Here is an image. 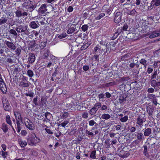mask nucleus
<instances>
[{
	"instance_id": "1a4fd4ad",
	"label": "nucleus",
	"mask_w": 160,
	"mask_h": 160,
	"mask_svg": "<svg viewBox=\"0 0 160 160\" xmlns=\"http://www.w3.org/2000/svg\"><path fill=\"white\" fill-rule=\"evenodd\" d=\"M122 14L120 12H117L116 13L114 19V22L116 23H118L121 20Z\"/></svg>"
},
{
	"instance_id": "4468645a",
	"label": "nucleus",
	"mask_w": 160,
	"mask_h": 160,
	"mask_svg": "<svg viewBox=\"0 0 160 160\" xmlns=\"http://www.w3.org/2000/svg\"><path fill=\"white\" fill-rule=\"evenodd\" d=\"M135 136L137 137V139L139 141L143 140L144 139V135L141 132H136L133 134Z\"/></svg>"
},
{
	"instance_id": "4c0bfd02",
	"label": "nucleus",
	"mask_w": 160,
	"mask_h": 160,
	"mask_svg": "<svg viewBox=\"0 0 160 160\" xmlns=\"http://www.w3.org/2000/svg\"><path fill=\"white\" fill-rule=\"evenodd\" d=\"M46 42H41L39 45V47L41 49H43L46 46Z\"/></svg>"
},
{
	"instance_id": "20e7f679",
	"label": "nucleus",
	"mask_w": 160,
	"mask_h": 160,
	"mask_svg": "<svg viewBox=\"0 0 160 160\" xmlns=\"http://www.w3.org/2000/svg\"><path fill=\"white\" fill-rule=\"evenodd\" d=\"M25 124L26 127L29 130L32 131L35 129V126L33 123L28 118H24Z\"/></svg>"
},
{
	"instance_id": "69168bd1",
	"label": "nucleus",
	"mask_w": 160,
	"mask_h": 160,
	"mask_svg": "<svg viewBox=\"0 0 160 160\" xmlns=\"http://www.w3.org/2000/svg\"><path fill=\"white\" fill-rule=\"evenodd\" d=\"M119 35L117 34V33H116L115 32V33L113 35V36H112L111 37V39L112 40H113L115 39L116 38H117L118 37V36Z\"/></svg>"
},
{
	"instance_id": "09e8293b",
	"label": "nucleus",
	"mask_w": 160,
	"mask_h": 160,
	"mask_svg": "<svg viewBox=\"0 0 160 160\" xmlns=\"http://www.w3.org/2000/svg\"><path fill=\"white\" fill-rule=\"evenodd\" d=\"M86 133L88 135L89 137H91V136H94V134L92 132H90L87 130H86Z\"/></svg>"
},
{
	"instance_id": "aec40b11",
	"label": "nucleus",
	"mask_w": 160,
	"mask_h": 160,
	"mask_svg": "<svg viewBox=\"0 0 160 160\" xmlns=\"http://www.w3.org/2000/svg\"><path fill=\"white\" fill-rule=\"evenodd\" d=\"M154 111V109L153 108L151 107H148L147 108V111L148 112V114L149 116H151Z\"/></svg>"
},
{
	"instance_id": "a211bd4d",
	"label": "nucleus",
	"mask_w": 160,
	"mask_h": 160,
	"mask_svg": "<svg viewBox=\"0 0 160 160\" xmlns=\"http://www.w3.org/2000/svg\"><path fill=\"white\" fill-rule=\"evenodd\" d=\"M50 52L48 48H46L44 49V54L42 56V58L44 59H46L48 57Z\"/></svg>"
},
{
	"instance_id": "72a5a7b5",
	"label": "nucleus",
	"mask_w": 160,
	"mask_h": 160,
	"mask_svg": "<svg viewBox=\"0 0 160 160\" xmlns=\"http://www.w3.org/2000/svg\"><path fill=\"white\" fill-rule=\"evenodd\" d=\"M10 33L13 35V36L16 37L17 36V33L16 31L13 29H11L9 31Z\"/></svg>"
},
{
	"instance_id": "39448f33",
	"label": "nucleus",
	"mask_w": 160,
	"mask_h": 160,
	"mask_svg": "<svg viewBox=\"0 0 160 160\" xmlns=\"http://www.w3.org/2000/svg\"><path fill=\"white\" fill-rule=\"evenodd\" d=\"M110 45H106L105 44H101V52L102 53H103V55H106L109 54L111 50V49L109 48H111L110 46Z\"/></svg>"
},
{
	"instance_id": "393cba45",
	"label": "nucleus",
	"mask_w": 160,
	"mask_h": 160,
	"mask_svg": "<svg viewBox=\"0 0 160 160\" xmlns=\"http://www.w3.org/2000/svg\"><path fill=\"white\" fill-rule=\"evenodd\" d=\"M18 143L21 147L23 148L27 145V142L25 141H22L21 140H18Z\"/></svg>"
},
{
	"instance_id": "864d4df0",
	"label": "nucleus",
	"mask_w": 160,
	"mask_h": 160,
	"mask_svg": "<svg viewBox=\"0 0 160 160\" xmlns=\"http://www.w3.org/2000/svg\"><path fill=\"white\" fill-rule=\"evenodd\" d=\"M21 51V48H18L16 49L15 52L16 54L18 55H19L20 54Z\"/></svg>"
},
{
	"instance_id": "9d476101",
	"label": "nucleus",
	"mask_w": 160,
	"mask_h": 160,
	"mask_svg": "<svg viewBox=\"0 0 160 160\" xmlns=\"http://www.w3.org/2000/svg\"><path fill=\"white\" fill-rule=\"evenodd\" d=\"M40 26V24L38 21H32L29 25L30 28L33 29L38 28Z\"/></svg>"
},
{
	"instance_id": "412c9836",
	"label": "nucleus",
	"mask_w": 160,
	"mask_h": 160,
	"mask_svg": "<svg viewBox=\"0 0 160 160\" xmlns=\"http://www.w3.org/2000/svg\"><path fill=\"white\" fill-rule=\"evenodd\" d=\"M152 132V130L150 128H148L145 129L144 132V136L145 137L149 136Z\"/></svg>"
},
{
	"instance_id": "f03ea898",
	"label": "nucleus",
	"mask_w": 160,
	"mask_h": 160,
	"mask_svg": "<svg viewBox=\"0 0 160 160\" xmlns=\"http://www.w3.org/2000/svg\"><path fill=\"white\" fill-rule=\"evenodd\" d=\"M39 138H38L34 133H32L28 139V144L31 146H36L37 143L40 142Z\"/></svg>"
},
{
	"instance_id": "bf43d9fd",
	"label": "nucleus",
	"mask_w": 160,
	"mask_h": 160,
	"mask_svg": "<svg viewBox=\"0 0 160 160\" xmlns=\"http://www.w3.org/2000/svg\"><path fill=\"white\" fill-rule=\"evenodd\" d=\"M23 21H24V20L22 19H16V22L19 24H21V23H22L23 22Z\"/></svg>"
},
{
	"instance_id": "f257e3e1",
	"label": "nucleus",
	"mask_w": 160,
	"mask_h": 160,
	"mask_svg": "<svg viewBox=\"0 0 160 160\" xmlns=\"http://www.w3.org/2000/svg\"><path fill=\"white\" fill-rule=\"evenodd\" d=\"M33 2L30 0H25L22 4V7L27 9L24 11L23 9L19 8L15 12L16 17L19 18L26 17L28 15V12H32L35 9Z\"/></svg>"
},
{
	"instance_id": "4be33fe9",
	"label": "nucleus",
	"mask_w": 160,
	"mask_h": 160,
	"mask_svg": "<svg viewBox=\"0 0 160 160\" xmlns=\"http://www.w3.org/2000/svg\"><path fill=\"white\" fill-rule=\"evenodd\" d=\"M22 121H16V124L17 126V132H19L21 130V127L22 125Z\"/></svg>"
},
{
	"instance_id": "a878e982",
	"label": "nucleus",
	"mask_w": 160,
	"mask_h": 160,
	"mask_svg": "<svg viewBox=\"0 0 160 160\" xmlns=\"http://www.w3.org/2000/svg\"><path fill=\"white\" fill-rule=\"evenodd\" d=\"M111 116L108 114H103L101 116V118L105 120H108L110 118Z\"/></svg>"
},
{
	"instance_id": "8fccbe9b",
	"label": "nucleus",
	"mask_w": 160,
	"mask_h": 160,
	"mask_svg": "<svg viewBox=\"0 0 160 160\" xmlns=\"http://www.w3.org/2000/svg\"><path fill=\"white\" fill-rule=\"evenodd\" d=\"M144 148V149L143 151V153L145 154V156H147L148 154L147 153L148 151V147L146 145H144L143 146Z\"/></svg>"
},
{
	"instance_id": "bb28decb",
	"label": "nucleus",
	"mask_w": 160,
	"mask_h": 160,
	"mask_svg": "<svg viewBox=\"0 0 160 160\" xmlns=\"http://www.w3.org/2000/svg\"><path fill=\"white\" fill-rule=\"evenodd\" d=\"M101 107V104L100 102L96 103L94 104L93 107V108H94L97 111H98V109Z\"/></svg>"
},
{
	"instance_id": "79ce46f5",
	"label": "nucleus",
	"mask_w": 160,
	"mask_h": 160,
	"mask_svg": "<svg viewBox=\"0 0 160 160\" xmlns=\"http://www.w3.org/2000/svg\"><path fill=\"white\" fill-rule=\"evenodd\" d=\"M128 118V117L127 116H125L124 117L121 118L120 120L122 122H125L127 121Z\"/></svg>"
},
{
	"instance_id": "0e129e2a",
	"label": "nucleus",
	"mask_w": 160,
	"mask_h": 160,
	"mask_svg": "<svg viewBox=\"0 0 160 160\" xmlns=\"http://www.w3.org/2000/svg\"><path fill=\"white\" fill-rule=\"evenodd\" d=\"M82 68L84 71H87L89 70V67L88 65H84Z\"/></svg>"
},
{
	"instance_id": "c03bdc74",
	"label": "nucleus",
	"mask_w": 160,
	"mask_h": 160,
	"mask_svg": "<svg viewBox=\"0 0 160 160\" xmlns=\"http://www.w3.org/2000/svg\"><path fill=\"white\" fill-rule=\"evenodd\" d=\"M95 124V126L98 125V124L93 120H91L89 122V125L90 126H92Z\"/></svg>"
},
{
	"instance_id": "dca6fc26",
	"label": "nucleus",
	"mask_w": 160,
	"mask_h": 160,
	"mask_svg": "<svg viewBox=\"0 0 160 160\" xmlns=\"http://www.w3.org/2000/svg\"><path fill=\"white\" fill-rule=\"evenodd\" d=\"M94 52L95 54L100 55L102 53L101 46L98 45L94 48Z\"/></svg>"
},
{
	"instance_id": "b1692460",
	"label": "nucleus",
	"mask_w": 160,
	"mask_h": 160,
	"mask_svg": "<svg viewBox=\"0 0 160 160\" xmlns=\"http://www.w3.org/2000/svg\"><path fill=\"white\" fill-rule=\"evenodd\" d=\"M126 97L124 95H122L119 97V102L120 103H122L124 102H125L126 100Z\"/></svg>"
},
{
	"instance_id": "a19ab883",
	"label": "nucleus",
	"mask_w": 160,
	"mask_h": 160,
	"mask_svg": "<svg viewBox=\"0 0 160 160\" xmlns=\"http://www.w3.org/2000/svg\"><path fill=\"white\" fill-rule=\"evenodd\" d=\"M34 93L32 92H28L25 94L27 96H29L31 98H33L34 96Z\"/></svg>"
},
{
	"instance_id": "58836bf2",
	"label": "nucleus",
	"mask_w": 160,
	"mask_h": 160,
	"mask_svg": "<svg viewBox=\"0 0 160 160\" xmlns=\"http://www.w3.org/2000/svg\"><path fill=\"white\" fill-rule=\"evenodd\" d=\"M105 16V14L104 13H100L98 16H97L96 18V19L98 20L102 18L104 16Z\"/></svg>"
},
{
	"instance_id": "de8ad7c7",
	"label": "nucleus",
	"mask_w": 160,
	"mask_h": 160,
	"mask_svg": "<svg viewBox=\"0 0 160 160\" xmlns=\"http://www.w3.org/2000/svg\"><path fill=\"white\" fill-rule=\"evenodd\" d=\"M128 27L127 24L125 23L124 24L123 26L121 28L123 31H127Z\"/></svg>"
},
{
	"instance_id": "e433bc0d",
	"label": "nucleus",
	"mask_w": 160,
	"mask_h": 160,
	"mask_svg": "<svg viewBox=\"0 0 160 160\" xmlns=\"http://www.w3.org/2000/svg\"><path fill=\"white\" fill-rule=\"evenodd\" d=\"M96 150L93 151H92L90 154V157L91 158H92V159H94L96 158Z\"/></svg>"
},
{
	"instance_id": "cd10ccee",
	"label": "nucleus",
	"mask_w": 160,
	"mask_h": 160,
	"mask_svg": "<svg viewBox=\"0 0 160 160\" xmlns=\"http://www.w3.org/2000/svg\"><path fill=\"white\" fill-rule=\"evenodd\" d=\"M8 21V19L6 17H2L0 19V25H2L6 23Z\"/></svg>"
},
{
	"instance_id": "e2e57ef3",
	"label": "nucleus",
	"mask_w": 160,
	"mask_h": 160,
	"mask_svg": "<svg viewBox=\"0 0 160 160\" xmlns=\"http://www.w3.org/2000/svg\"><path fill=\"white\" fill-rule=\"evenodd\" d=\"M114 127H115L116 128V130L117 131H118L120 130H121V125L119 124H118L117 125H114L113 126Z\"/></svg>"
},
{
	"instance_id": "6e6552de",
	"label": "nucleus",
	"mask_w": 160,
	"mask_h": 160,
	"mask_svg": "<svg viewBox=\"0 0 160 160\" xmlns=\"http://www.w3.org/2000/svg\"><path fill=\"white\" fill-rule=\"evenodd\" d=\"M2 102L4 110L7 111H10L11 107L7 99L6 98H3Z\"/></svg>"
},
{
	"instance_id": "2eb2a0df",
	"label": "nucleus",
	"mask_w": 160,
	"mask_h": 160,
	"mask_svg": "<svg viewBox=\"0 0 160 160\" xmlns=\"http://www.w3.org/2000/svg\"><path fill=\"white\" fill-rule=\"evenodd\" d=\"M14 114L15 116L16 121H22V119L21 117V114L19 112H14Z\"/></svg>"
},
{
	"instance_id": "7c9ffc66",
	"label": "nucleus",
	"mask_w": 160,
	"mask_h": 160,
	"mask_svg": "<svg viewBox=\"0 0 160 160\" xmlns=\"http://www.w3.org/2000/svg\"><path fill=\"white\" fill-rule=\"evenodd\" d=\"M137 12L134 9H133L131 11H129L128 12V15H132V16H135L137 15V14H136Z\"/></svg>"
},
{
	"instance_id": "5701e85b",
	"label": "nucleus",
	"mask_w": 160,
	"mask_h": 160,
	"mask_svg": "<svg viewBox=\"0 0 160 160\" xmlns=\"http://www.w3.org/2000/svg\"><path fill=\"white\" fill-rule=\"evenodd\" d=\"M125 153V151L124 150H122L120 151H119V150H117V153L118 155L120 157L123 158L124 156V155Z\"/></svg>"
},
{
	"instance_id": "13d9d810",
	"label": "nucleus",
	"mask_w": 160,
	"mask_h": 160,
	"mask_svg": "<svg viewBox=\"0 0 160 160\" xmlns=\"http://www.w3.org/2000/svg\"><path fill=\"white\" fill-rule=\"evenodd\" d=\"M50 113L48 112H46L45 114V117L47 119V122H48L49 121V119L48 118V116L50 115Z\"/></svg>"
},
{
	"instance_id": "338daca9",
	"label": "nucleus",
	"mask_w": 160,
	"mask_h": 160,
	"mask_svg": "<svg viewBox=\"0 0 160 160\" xmlns=\"http://www.w3.org/2000/svg\"><path fill=\"white\" fill-rule=\"evenodd\" d=\"M4 49H0V54L1 56H5V54L4 52Z\"/></svg>"
},
{
	"instance_id": "ea45409f",
	"label": "nucleus",
	"mask_w": 160,
	"mask_h": 160,
	"mask_svg": "<svg viewBox=\"0 0 160 160\" xmlns=\"http://www.w3.org/2000/svg\"><path fill=\"white\" fill-rule=\"evenodd\" d=\"M157 82L155 80H152L151 81V86L154 87L155 88H156Z\"/></svg>"
},
{
	"instance_id": "473e14b6",
	"label": "nucleus",
	"mask_w": 160,
	"mask_h": 160,
	"mask_svg": "<svg viewBox=\"0 0 160 160\" xmlns=\"http://www.w3.org/2000/svg\"><path fill=\"white\" fill-rule=\"evenodd\" d=\"M69 113L68 112H64L62 113L61 115V118H67L68 116Z\"/></svg>"
},
{
	"instance_id": "c85d7f7f",
	"label": "nucleus",
	"mask_w": 160,
	"mask_h": 160,
	"mask_svg": "<svg viewBox=\"0 0 160 160\" xmlns=\"http://www.w3.org/2000/svg\"><path fill=\"white\" fill-rule=\"evenodd\" d=\"M147 60L143 58L141 59L139 61L140 63L143 65L145 68H146L147 66Z\"/></svg>"
},
{
	"instance_id": "603ef678",
	"label": "nucleus",
	"mask_w": 160,
	"mask_h": 160,
	"mask_svg": "<svg viewBox=\"0 0 160 160\" xmlns=\"http://www.w3.org/2000/svg\"><path fill=\"white\" fill-rule=\"evenodd\" d=\"M98 97L99 98V101H100V99L102 98H105V94L103 93H101L98 95Z\"/></svg>"
},
{
	"instance_id": "49530a36",
	"label": "nucleus",
	"mask_w": 160,
	"mask_h": 160,
	"mask_svg": "<svg viewBox=\"0 0 160 160\" xmlns=\"http://www.w3.org/2000/svg\"><path fill=\"white\" fill-rule=\"evenodd\" d=\"M20 69L19 67L15 68L14 70L13 73L16 74L18 73L20 71Z\"/></svg>"
},
{
	"instance_id": "680f3d73",
	"label": "nucleus",
	"mask_w": 160,
	"mask_h": 160,
	"mask_svg": "<svg viewBox=\"0 0 160 160\" xmlns=\"http://www.w3.org/2000/svg\"><path fill=\"white\" fill-rule=\"evenodd\" d=\"M37 98H38V97L37 96L36 97L34 98V99H33V102L36 106H37L38 105V103L37 102V101H38Z\"/></svg>"
},
{
	"instance_id": "6ab92c4d",
	"label": "nucleus",
	"mask_w": 160,
	"mask_h": 160,
	"mask_svg": "<svg viewBox=\"0 0 160 160\" xmlns=\"http://www.w3.org/2000/svg\"><path fill=\"white\" fill-rule=\"evenodd\" d=\"M1 128L4 133H6L8 129V125L4 123L2 124Z\"/></svg>"
},
{
	"instance_id": "5fc2aeb1",
	"label": "nucleus",
	"mask_w": 160,
	"mask_h": 160,
	"mask_svg": "<svg viewBox=\"0 0 160 160\" xmlns=\"http://www.w3.org/2000/svg\"><path fill=\"white\" fill-rule=\"evenodd\" d=\"M39 9L41 10H47V9L46 8V5L45 4H42L41 6L40 7Z\"/></svg>"
},
{
	"instance_id": "9b49d317",
	"label": "nucleus",
	"mask_w": 160,
	"mask_h": 160,
	"mask_svg": "<svg viewBox=\"0 0 160 160\" xmlns=\"http://www.w3.org/2000/svg\"><path fill=\"white\" fill-rule=\"evenodd\" d=\"M5 43L8 48L12 50H15L16 49V46L13 42L5 41Z\"/></svg>"
},
{
	"instance_id": "37998d69",
	"label": "nucleus",
	"mask_w": 160,
	"mask_h": 160,
	"mask_svg": "<svg viewBox=\"0 0 160 160\" xmlns=\"http://www.w3.org/2000/svg\"><path fill=\"white\" fill-rule=\"evenodd\" d=\"M68 35L65 33H63L59 35L58 36V38L60 39H62L64 38H65Z\"/></svg>"
},
{
	"instance_id": "0eeeda50",
	"label": "nucleus",
	"mask_w": 160,
	"mask_h": 160,
	"mask_svg": "<svg viewBox=\"0 0 160 160\" xmlns=\"http://www.w3.org/2000/svg\"><path fill=\"white\" fill-rule=\"evenodd\" d=\"M27 62L29 63H32L35 60V55L32 53H29L27 55Z\"/></svg>"
},
{
	"instance_id": "3c124183",
	"label": "nucleus",
	"mask_w": 160,
	"mask_h": 160,
	"mask_svg": "<svg viewBox=\"0 0 160 160\" xmlns=\"http://www.w3.org/2000/svg\"><path fill=\"white\" fill-rule=\"evenodd\" d=\"M88 27V26L87 25H82L81 27V28L83 32H85L87 30Z\"/></svg>"
},
{
	"instance_id": "f704fd0d",
	"label": "nucleus",
	"mask_w": 160,
	"mask_h": 160,
	"mask_svg": "<svg viewBox=\"0 0 160 160\" xmlns=\"http://www.w3.org/2000/svg\"><path fill=\"white\" fill-rule=\"evenodd\" d=\"M82 118L86 119L88 118V113L86 111L84 112L82 115Z\"/></svg>"
},
{
	"instance_id": "c9c22d12",
	"label": "nucleus",
	"mask_w": 160,
	"mask_h": 160,
	"mask_svg": "<svg viewBox=\"0 0 160 160\" xmlns=\"http://www.w3.org/2000/svg\"><path fill=\"white\" fill-rule=\"evenodd\" d=\"M97 111L92 108L90 109L89 111V113L91 115H93L95 114Z\"/></svg>"
},
{
	"instance_id": "a18cd8bd",
	"label": "nucleus",
	"mask_w": 160,
	"mask_h": 160,
	"mask_svg": "<svg viewBox=\"0 0 160 160\" xmlns=\"http://www.w3.org/2000/svg\"><path fill=\"white\" fill-rule=\"evenodd\" d=\"M27 74L30 77H32L33 76V71L30 70H29L27 71Z\"/></svg>"
},
{
	"instance_id": "423d86ee",
	"label": "nucleus",
	"mask_w": 160,
	"mask_h": 160,
	"mask_svg": "<svg viewBox=\"0 0 160 160\" xmlns=\"http://www.w3.org/2000/svg\"><path fill=\"white\" fill-rule=\"evenodd\" d=\"M0 89L3 94L6 93L7 89L4 81L2 79L1 75H0Z\"/></svg>"
},
{
	"instance_id": "052dcab7",
	"label": "nucleus",
	"mask_w": 160,
	"mask_h": 160,
	"mask_svg": "<svg viewBox=\"0 0 160 160\" xmlns=\"http://www.w3.org/2000/svg\"><path fill=\"white\" fill-rule=\"evenodd\" d=\"M2 152V156L4 158H5L6 157V155L8 154V153L7 152H4L3 151H1Z\"/></svg>"
},
{
	"instance_id": "c756f323",
	"label": "nucleus",
	"mask_w": 160,
	"mask_h": 160,
	"mask_svg": "<svg viewBox=\"0 0 160 160\" xmlns=\"http://www.w3.org/2000/svg\"><path fill=\"white\" fill-rule=\"evenodd\" d=\"M6 120L7 123L9 124L10 126H12V123L9 115H7L6 116Z\"/></svg>"
},
{
	"instance_id": "2f4dec72",
	"label": "nucleus",
	"mask_w": 160,
	"mask_h": 160,
	"mask_svg": "<svg viewBox=\"0 0 160 160\" xmlns=\"http://www.w3.org/2000/svg\"><path fill=\"white\" fill-rule=\"evenodd\" d=\"M69 123V121L65 120L61 124H58V126H61L62 127H65L67 124Z\"/></svg>"
},
{
	"instance_id": "4d7b16f0",
	"label": "nucleus",
	"mask_w": 160,
	"mask_h": 160,
	"mask_svg": "<svg viewBox=\"0 0 160 160\" xmlns=\"http://www.w3.org/2000/svg\"><path fill=\"white\" fill-rule=\"evenodd\" d=\"M154 32H153L152 34L149 35V38H152L156 37V33H155Z\"/></svg>"
},
{
	"instance_id": "ddd939ff",
	"label": "nucleus",
	"mask_w": 160,
	"mask_h": 160,
	"mask_svg": "<svg viewBox=\"0 0 160 160\" xmlns=\"http://www.w3.org/2000/svg\"><path fill=\"white\" fill-rule=\"evenodd\" d=\"M145 121L143 119V118L139 116L137 119L136 124H138L140 127H142L143 125V123Z\"/></svg>"
},
{
	"instance_id": "774afa93",
	"label": "nucleus",
	"mask_w": 160,
	"mask_h": 160,
	"mask_svg": "<svg viewBox=\"0 0 160 160\" xmlns=\"http://www.w3.org/2000/svg\"><path fill=\"white\" fill-rule=\"evenodd\" d=\"M81 152H78L76 153V157L77 159H79L80 158V155Z\"/></svg>"
},
{
	"instance_id": "6e6d98bb",
	"label": "nucleus",
	"mask_w": 160,
	"mask_h": 160,
	"mask_svg": "<svg viewBox=\"0 0 160 160\" xmlns=\"http://www.w3.org/2000/svg\"><path fill=\"white\" fill-rule=\"evenodd\" d=\"M153 1L154 2L155 5L157 6L160 5V0H153Z\"/></svg>"
},
{
	"instance_id": "f8f14e48",
	"label": "nucleus",
	"mask_w": 160,
	"mask_h": 160,
	"mask_svg": "<svg viewBox=\"0 0 160 160\" xmlns=\"http://www.w3.org/2000/svg\"><path fill=\"white\" fill-rule=\"evenodd\" d=\"M77 30L76 25H72L68 29L67 32L68 34H72Z\"/></svg>"
},
{
	"instance_id": "f3484780",
	"label": "nucleus",
	"mask_w": 160,
	"mask_h": 160,
	"mask_svg": "<svg viewBox=\"0 0 160 160\" xmlns=\"http://www.w3.org/2000/svg\"><path fill=\"white\" fill-rule=\"evenodd\" d=\"M29 83L28 81H27L25 82L24 80L23 79V81H22L20 82L19 86L23 88H28L29 86Z\"/></svg>"
},
{
	"instance_id": "7ed1b4c3",
	"label": "nucleus",
	"mask_w": 160,
	"mask_h": 160,
	"mask_svg": "<svg viewBox=\"0 0 160 160\" xmlns=\"http://www.w3.org/2000/svg\"><path fill=\"white\" fill-rule=\"evenodd\" d=\"M17 26V27H16V31L18 33H21L23 35H28L29 34L27 26L22 25Z\"/></svg>"
}]
</instances>
